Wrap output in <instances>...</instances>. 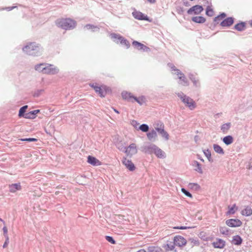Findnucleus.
Listing matches in <instances>:
<instances>
[{
  "mask_svg": "<svg viewBox=\"0 0 252 252\" xmlns=\"http://www.w3.org/2000/svg\"><path fill=\"white\" fill-rule=\"evenodd\" d=\"M39 112V110H35L30 112L25 113L24 118L26 119H34L37 113Z\"/></svg>",
  "mask_w": 252,
  "mask_h": 252,
  "instance_id": "obj_18",
  "label": "nucleus"
},
{
  "mask_svg": "<svg viewBox=\"0 0 252 252\" xmlns=\"http://www.w3.org/2000/svg\"><path fill=\"white\" fill-rule=\"evenodd\" d=\"M199 237L203 240L207 241L208 240L207 238L206 237V233L204 232H201L199 233Z\"/></svg>",
  "mask_w": 252,
  "mask_h": 252,
  "instance_id": "obj_42",
  "label": "nucleus"
},
{
  "mask_svg": "<svg viewBox=\"0 0 252 252\" xmlns=\"http://www.w3.org/2000/svg\"><path fill=\"white\" fill-rule=\"evenodd\" d=\"M242 215L244 216H250L252 215V209L249 206H246L245 208L241 211Z\"/></svg>",
  "mask_w": 252,
  "mask_h": 252,
  "instance_id": "obj_17",
  "label": "nucleus"
},
{
  "mask_svg": "<svg viewBox=\"0 0 252 252\" xmlns=\"http://www.w3.org/2000/svg\"><path fill=\"white\" fill-rule=\"evenodd\" d=\"M8 243H9V238H8V236H6V240L3 245V248H6L8 246Z\"/></svg>",
  "mask_w": 252,
  "mask_h": 252,
  "instance_id": "obj_46",
  "label": "nucleus"
},
{
  "mask_svg": "<svg viewBox=\"0 0 252 252\" xmlns=\"http://www.w3.org/2000/svg\"><path fill=\"white\" fill-rule=\"evenodd\" d=\"M43 67L44 70L43 73L44 74H55L57 72L56 69L52 67L51 65H47L45 64V66Z\"/></svg>",
  "mask_w": 252,
  "mask_h": 252,
  "instance_id": "obj_14",
  "label": "nucleus"
},
{
  "mask_svg": "<svg viewBox=\"0 0 252 252\" xmlns=\"http://www.w3.org/2000/svg\"><path fill=\"white\" fill-rule=\"evenodd\" d=\"M178 95L180 97L185 105L188 107L190 110H193L195 108L196 104L193 99L186 95L182 96L180 94H178Z\"/></svg>",
  "mask_w": 252,
  "mask_h": 252,
  "instance_id": "obj_5",
  "label": "nucleus"
},
{
  "mask_svg": "<svg viewBox=\"0 0 252 252\" xmlns=\"http://www.w3.org/2000/svg\"><path fill=\"white\" fill-rule=\"evenodd\" d=\"M106 239L107 240V241H108L109 242L111 243L112 244H115L116 243L115 241L111 236H106Z\"/></svg>",
  "mask_w": 252,
  "mask_h": 252,
  "instance_id": "obj_41",
  "label": "nucleus"
},
{
  "mask_svg": "<svg viewBox=\"0 0 252 252\" xmlns=\"http://www.w3.org/2000/svg\"><path fill=\"white\" fill-rule=\"evenodd\" d=\"M21 141H28V142H35L37 141V139L34 138H24V139H21Z\"/></svg>",
  "mask_w": 252,
  "mask_h": 252,
  "instance_id": "obj_40",
  "label": "nucleus"
},
{
  "mask_svg": "<svg viewBox=\"0 0 252 252\" xmlns=\"http://www.w3.org/2000/svg\"><path fill=\"white\" fill-rule=\"evenodd\" d=\"M174 245L167 244V247L170 250H173L175 246L182 247L186 245L187 243V240L182 236L177 235L173 239Z\"/></svg>",
  "mask_w": 252,
  "mask_h": 252,
  "instance_id": "obj_2",
  "label": "nucleus"
},
{
  "mask_svg": "<svg viewBox=\"0 0 252 252\" xmlns=\"http://www.w3.org/2000/svg\"><path fill=\"white\" fill-rule=\"evenodd\" d=\"M226 16V14L224 13H222L220 15L214 18V21L217 23H219L220 21L221 20L223 19L224 18H225Z\"/></svg>",
  "mask_w": 252,
  "mask_h": 252,
  "instance_id": "obj_31",
  "label": "nucleus"
},
{
  "mask_svg": "<svg viewBox=\"0 0 252 252\" xmlns=\"http://www.w3.org/2000/svg\"><path fill=\"white\" fill-rule=\"evenodd\" d=\"M203 10V8L202 6L196 5L190 8L188 10V13L189 14H199L201 13Z\"/></svg>",
  "mask_w": 252,
  "mask_h": 252,
  "instance_id": "obj_9",
  "label": "nucleus"
},
{
  "mask_svg": "<svg viewBox=\"0 0 252 252\" xmlns=\"http://www.w3.org/2000/svg\"><path fill=\"white\" fill-rule=\"evenodd\" d=\"M242 240L239 235L234 236L232 240V243L237 245H240L242 243Z\"/></svg>",
  "mask_w": 252,
  "mask_h": 252,
  "instance_id": "obj_24",
  "label": "nucleus"
},
{
  "mask_svg": "<svg viewBox=\"0 0 252 252\" xmlns=\"http://www.w3.org/2000/svg\"><path fill=\"white\" fill-rule=\"evenodd\" d=\"M192 21L196 23H204L206 21V19L202 16H195L191 19Z\"/></svg>",
  "mask_w": 252,
  "mask_h": 252,
  "instance_id": "obj_21",
  "label": "nucleus"
},
{
  "mask_svg": "<svg viewBox=\"0 0 252 252\" xmlns=\"http://www.w3.org/2000/svg\"><path fill=\"white\" fill-rule=\"evenodd\" d=\"M137 153V147L135 143L130 144L126 149L125 153L127 156L132 157Z\"/></svg>",
  "mask_w": 252,
  "mask_h": 252,
  "instance_id": "obj_6",
  "label": "nucleus"
},
{
  "mask_svg": "<svg viewBox=\"0 0 252 252\" xmlns=\"http://www.w3.org/2000/svg\"><path fill=\"white\" fill-rule=\"evenodd\" d=\"M251 26L252 27V22H251Z\"/></svg>",
  "mask_w": 252,
  "mask_h": 252,
  "instance_id": "obj_55",
  "label": "nucleus"
},
{
  "mask_svg": "<svg viewBox=\"0 0 252 252\" xmlns=\"http://www.w3.org/2000/svg\"><path fill=\"white\" fill-rule=\"evenodd\" d=\"M3 234L5 237H6V236H8L7 235V228L6 226H4L3 228Z\"/></svg>",
  "mask_w": 252,
  "mask_h": 252,
  "instance_id": "obj_49",
  "label": "nucleus"
},
{
  "mask_svg": "<svg viewBox=\"0 0 252 252\" xmlns=\"http://www.w3.org/2000/svg\"><path fill=\"white\" fill-rule=\"evenodd\" d=\"M133 100L136 101L140 105H142L145 102V98L143 96H141L139 97L134 96Z\"/></svg>",
  "mask_w": 252,
  "mask_h": 252,
  "instance_id": "obj_27",
  "label": "nucleus"
},
{
  "mask_svg": "<svg viewBox=\"0 0 252 252\" xmlns=\"http://www.w3.org/2000/svg\"><path fill=\"white\" fill-rule=\"evenodd\" d=\"M158 131L161 134L162 136L165 139L168 140L169 138V135L163 129L157 128Z\"/></svg>",
  "mask_w": 252,
  "mask_h": 252,
  "instance_id": "obj_28",
  "label": "nucleus"
},
{
  "mask_svg": "<svg viewBox=\"0 0 252 252\" xmlns=\"http://www.w3.org/2000/svg\"><path fill=\"white\" fill-rule=\"evenodd\" d=\"M119 42H120L121 44L124 45L126 48H128L129 47V43L127 40L125 39L123 37L119 41Z\"/></svg>",
  "mask_w": 252,
  "mask_h": 252,
  "instance_id": "obj_34",
  "label": "nucleus"
},
{
  "mask_svg": "<svg viewBox=\"0 0 252 252\" xmlns=\"http://www.w3.org/2000/svg\"><path fill=\"white\" fill-rule=\"evenodd\" d=\"M213 148H214V149L215 150V151L217 153H219V154H224V151H223V150L222 149V148L220 146H219V145H217V144H214L213 145Z\"/></svg>",
  "mask_w": 252,
  "mask_h": 252,
  "instance_id": "obj_26",
  "label": "nucleus"
},
{
  "mask_svg": "<svg viewBox=\"0 0 252 252\" xmlns=\"http://www.w3.org/2000/svg\"><path fill=\"white\" fill-rule=\"evenodd\" d=\"M220 231L221 234L224 235H228L229 233V230L225 226L220 227Z\"/></svg>",
  "mask_w": 252,
  "mask_h": 252,
  "instance_id": "obj_37",
  "label": "nucleus"
},
{
  "mask_svg": "<svg viewBox=\"0 0 252 252\" xmlns=\"http://www.w3.org/2000/svg\"><path fill=\"white\" fill-rule=\"evenodd\" d=\"M206 14L210 17H212L214 15L213 9L210 6H208L206 8Z\"/></svg>",
  "mask_w": 252,
  "mask_h": 252,
  "instance_id": "obj_36",
  "label": "nucleus"
},
{
  "mask_svg": "<svg viewBox=\"0 0 252 252\" xmlns=\"http://www.w3.org/2000/svg\"><path fill=\"white\" fill-rule=\"evenodd\" d=\"M122 96L123 99L129 101L133 102L134 96L131 93L127 92H124L122 93Z\"/></svg>",
  "mask_w": 252,
  "mask_h": 252,
  "instance_id": "obj_15",
  "label": "nucleus"
},
{
  "mask_svg": "<svg viewBox=\"0 0 252 252\" xmlns=\"http://www.w3.org/2000/svg\"><path fill=\"white\" fill-rule=\"evenodd\" d=\"M182 191L189 197H191L192 196L191 194L189 192L187 191L185 189H182Z\"/></svg>",
  "mask_w": 252,
  "mask_h": 252,
  "instance_id": "obj_45",
  "label": "nucleus"
},
{
  "mask_svg": "<svg viewBox=\"0 0 252 252\" xmlns=\"http://www.w3.org/2000/svg\"><path fill=\"white\" fill-rule=\"evenodd\" d=\"M39 50V46L34 43H30L23 48L25 53L31 55H35Z\"/></svg>",
  "mask_w": 252,
  "mask_h": 252,
  "instance_id": "obj_4",
  "label": "nucleus"
},
{
  "mask_svg": "<svg viewBox=\"0 0 252 252\" xmlns=\"http://www.w3.org/2000/svg\"><path fill=\"white\" fill-rule=\"evenodd\" d=\"M131 124L135 127L137 128V126L139 125V124L137 122V121L135 120H132L131 122Z\"/></svg>",
  "mask_w": 252,
  "mask_h": 252,
  "instance_id": "obj_47",
  "label": "nucleus"
},
{
  "mask_svg": "<svg viewBox=\"0 0 252 252\" xmlns=\"http://www.w3.org/2000/svg\"><path fill=\"white\" fill-rule=\"evenodd\" d=\"M225 223L228 226L232 227H239L242 224V222L237 219L227 220Z\"/></svg>",
  "mask_w": 252,
  "mask_h": 252,
  "instance_id": "obj_8",
  "label": "nucleus"
},
{
  "mask_svg": "<svg viewBox=\"0 0 252 252\" xmlns=\"http://www.w3.org/2000/svg\"><path fill=\"white\" fill-rule=\"evenodd\" d=\"M196 163H197V169H196V170L198 172L202 173V171L201 167L200 164L197 162Z\"/></svg>",
  "mask_w": 252,
  "mask_h": 252,
  "instance_id": "obj_48",
  "label": "nucleus"
},
{
  "mask_svg": "<svg viewBox=\"0 0 252 252\" xmlns=\"http://www.w3.org/2000/svg\"><path fill=\"white\" fill-rule=\"evenodd\" d=\"M246 25L244 22L238 23L235 26V29L238 31H241L245 29Z\"/></svg>",
  "mask_w": 252,
  "mask_h": 252,
  "instance_id": "obj_25",
  "label": "nucleus"
},
{
  "mask_svg": "<svg viewBox=\"0 0 252 252\" xmlns=\"http://www.w3.org/2000/svg\"><path fill=\"white\" fill-rule=\"evenodd\" d=\"M111 37L114 40V41L117 43H119V41L123 37V36L120 34H117L116 33H112L111 34Z\"/></svg>",
  "mask_w": 252,
  "mask_h": 252,
  "instance_id": "obj_29",
  "label": "nucleus"
},
{
  "mask_svg": "<svg viewBox=\"0 0 252 252\" xmlns=\"http://www.w3.org/2000/svg\"><path fill=\"white\" fill-rule=\"evenodd\" d=\"M213 245L215 248H222L225 246V242L221 239H217L213 243Z\"/></svg>",
  "mask_w": 252,
  "mask_h": 252,
  "instance_id": "obj_20",
  "label": "nucleus"
},
{
  "mask_svg": "<svg viewBox=\"0 0 252 252\" xmlns=\"http://www.w3.org/2000/svg\"><path fill=\"white\" fill-rule=\"evenodd\" d=\"M193 228V227H190V226H177L174 227V229H187L189 228Z\"/></svg>",
  "mask_w": 252,
  "mask_h": 252,
  "instance_id": "obj_43",
  "label": "nucleus"
},
{
  "mask_svg": "<svg viewBox=\"0 0 252 252\" xmlns=\"http://www.w3.org/2000/svg\"><path fill=\"white\" fill-rule=\"evenodd\" d=\"M230 127V123H226L222 125L221 130L223 133L226 132Z\"/></svg>",
  "mask_w": 252,
  "mask_h": 252,
  "instance_id": "obj_33",
  "label": "nucleus"
},
{
  "mask_svg": "<svg viewBox=\"0 0 252 252\" xmlns=\"http://www.w3.org/2000/svg\"><path fill=\"white\" fill-rule=\"evenodd\" d=\"M172 68L173 70H174V71H176V70H176V69H177L175 68V66L172 67Z\"/></svg>",
  "mask_w": 252,
  "mask_h": 252,
  "instance_id": "obj_54",
  "label": "nucleus"
},
{
  "mask_svg": "<svg viewBox=\"0 0 252 252\" xmlns=\"http://www.w3.org/2000/svg\"><path fill=\"white\" fill-rule=\"evenodd\" d=\"M27 108H28V106L25 105L20 109V110L19 112V115H18L20 117H24V115L25 114V113Z\"/></svg>",
  "mask_w": 252,
  "mask_h": 252,
  "instance_id": "obj_32",
  "label": "nucleus"
},
{
  "mask_svg": "<svg viewBox=\"0 0 252 252\" xmlns=\"http://www.w3.org/2000/svg\"><path fill=\"white\" fill-rule=\"evenodd\" d=\"M139 129L143 132H147L149 130V126L146 124H142L139 127Z\"/></svg>",
  "mask_w": 252,
  "mask_h": 252,
  "instance_id": "obj_38",
  "label": "nucleus"
},
{
  "mask_svg": "<svg viewBox=\"0 0 252 252\" xmlns=\"http://www.w3.org/2000/svg\"><path fill=\"white\" fill-rule=\"evenodd\" d=\"M133 16L136 19L140 20H148V18L146 15L143 14L142 12L135 10L132 12Z\"/></svg>",
  "mask_w": 252,
  "mask_h": 252,
  "instance_id": "obj_12",
  "label": "nucleus"
},
{
  "mask_svg": "<svg viewBox=\"0 0 252 252\" xmlns=\"http://www.w3.org/2000/svg\"><path fill=\"white\" fill-rule=\"evenodd\" d=\"M87 162L93 166H99L101 165V162L96 158L89 156L87 158Z\"/></svg>",
  "mask_w": 252,
  "mask_h": 252,
  "instance_id": "obj_11",
  "label": "nucleus"
},
{
  "mask_svg": "<svg viewBox=\"0 0 252 252\" xmlns=\"http://www.w3.org/2000/svg\"><path fill=\"white\" fill-rule=\"evenodd\" d=\"M222 141L226 145H228L233 142V138L230 135L226 136L223 138Z\"/></svg>",
  "mask_w": 252,
  "mask_h": 252,
  "instance_id": "obj_23",
  "label": "nucleus"
},
{
  "mask_svg": "<svg viewBox=\"0 0 252 252\" xmlns=\"http://www.w3.org/2000/svg\"><path fill=\"white\" fill-rule=\"evenodd\" d=\"M123 163L129 171H132L135 169L134 164L131 160L124 158L123 160Z\"/></svg>",
  "mask_w": 252,
  "mask_h": 252,
  "instance_id": "obj_10",
  "label": "nucleus"
},
{
  "mask_svg": "<svg viewBox=\"0 0 252 252\" xmlns=\"http://www.w3.org/2000/svg\"><path fill=\"white\" fill-rule=\"evenodd\" d=\"M148 1L151 3H154L156 2V0H148Z\"/></svg>",
  "mask_w": 252,
  "mask_h": 252,
  "instance_id": "obj_51",
  "label": "nucleus"
},
{
  "mask_svg": "<svg viewBox=\"0 0 252 252\" xmlns=\"http://www.w3.org/2000/svg\"><path fill=\"white\" fill-rule=\"evenodd\" d=\"M234 23L233 18L229 17L223 20L221 23L220 25L222 27H229Z\"/></svg>",
  "mask_w": 252,
  "mask_h": 252,
  "instance_id": "obj_16",
  "label": "nucleus"
},
{
  "mask_svg": "<svg viewBox=\"0 0 252 252\" xmlns=\"http://www.w3.org/2000/svg\"><path fill=\"white\" fill-rule=\"evenodd\" d=\"M132 45L138 50H142L143 51H148L150 50L149 47L146 46L143 44L140 43L136 41H134L132 42Z\"/></svg>",
  "mask_w": 252,
  "mask_h": 252,
  "instance_id": "obj_13",
  "label": "nucleus"
},
{
  "mask_svg": "<svg viewBox=\"0 0 252 252\" xmlns=\"http://www.w3.org/2000/svg\"><path fill=\"white\" fill-rule=\"evenodd\" d=\"M92 87L94 89L95 91L101 97H104L106 94L107 88L105 86H97L93 85Z\"/></svg>",
  "mask_w": 252,
  "mask_h": 252,
  "instance_id": "obj_7",
  "label": "nucleus"
},
{
  "mask_svg": "<svg viewBox=\"0 0 252 252\" xmlns=\"http://www.w3.org/2000/svg\"><path fill=\"white\" fill-rule=\"evenodd\" d=\"M248 168L252 170V158L250 159L249 165Z\"/></svg>",
  "mask_w": 252,
  "mask_h": 252,
  "instance_id": "obj_50",
  "label": "nucleus"
},
{
  "mask_svg": "<svg viewBox=\"0 0 252 252\" xmlns=\"http://www.w3.org/2000/svg\"><path fill=\"white\" fill-rule=\"evenodd\" d=\"M57 24L63 29L70 30L75 27L76 23L70 18H62L58 20Z\"/></svg>",
  "mask_w": 252,
  "mask_h": 252,
  "instance_id": "obj_1",
  "label": "nucleus"
},
{
  "mask_svg": "<svg viewBox=\"0 0 252 252\" xmlns=\"http://www.w3.org/2000/svg\"><path fill=\"white\" fill-rule=\"evenodd\" d=\"M114 111H115L116 113H118V114H119V112L118 110H117L116 109H114Z\"/></svg>",
  "mask_w": 252,
  "mask_h": 252,
  "instance_id": "obj_53",
  "label": "nucleus"
},
{
  "mask_svg": "<svg viewBox=\"0 0 252 252\" xmlns=\"http://www.w3.org/2000/svg\"><path fill=\"white\" fill-rule=\"evenodd\" d=\"M147 136L149 140H152L153 138H155L157 137V134L156 132L153 130H152L151 131L148 132L147 134Z\"/></svg>",
  "mask_w": 252,
  "mask_h": 252,
  "instance_id": "obj_30",
  "label": "nucleus"
},
{
  "mask_svg": "<svg viewBox=\"0 0 252 252\" xmlns=\"http://www.w3.org/2000/svg\"><path fill=\"white\" fill-rule=\"evenodd\" d=\"M147 150L149 153L154 154L158 158H164L166 157L165 152L155 145L148 146Z\"/></svg>",
  "mask_w": 252,
  "mask_h": 252,
  "instance_id": "obj_3",
  "label": "nucleus"
},
{
  "mask_svg": "<svg viewBox=\"0 0 252 252\" xmlns=\"http://www.w3.org/2000/svg\"><path fill=\"white\" fill-rule=\"evenodd\" d=\"M45 66V63H40L35 66V69L38 71L43 72V68Z\"/></svg>",
  "mask_w": 252,
  "mask_h": 252,
  "instance_id": "obj_35",
  "label": "nucleus"
},
{
  "mask_svg": "<svg viewBox=\"0 0 252 252\" xmlns=\"http://www.w3.org/2000/svg\"><path fill=\"white\" fill-rule=\"evenodd\" d=\"M0 220L2 221V220L0 218Z\"/></svg>",
  "mask_w": 252,
  "mask_h": 252,
  "instance_id": "obj_56",
  "label": "nucleus"
},
{
  "mask_svg": "<svg viewBox=\"0 0 252 252\" xmlns=\"http://www.w3.org/2000/svg\"><path fill=\"white\" fill-rule=\"evenodd\" d=\"M9 191L11 192H15L17 190L21 189V186L20 183L13 184L9 186Z\"/></svg>",
  "mask_w": 252,
  "mask_h": 252,
  "instance_id": "obj_19",
  "label": "nucleus"
},
{
  "mask_svg": "<svg viewBox=\"0 0 252 252\" xmlns=\"http://www.w3.org/2000/svg\"><path fill=\"white\" fill-rule=\"evenodd\" d=\"M228 208L227 215L234 214L238 210V207L235 204H233L232 206H228Z\"/></svg>",
  "mask_w": 252,
  "mask_h": 252,
  "instance_id": "obj_22",
  "label": "nucleus"
},
{
  "mask_svg": "<svg viewBox=\"0 0 252 252\" xmlns=\"http://www.w3.org/2000/svg\"><path fill=\"white\" fill-rule=\"evenodd\" d=\"M190 79L192 80V81H193V82L195 84H196V80H195V79H192L191 77H190Z\"/></svg>",
  "mask_w": 252,
  "mask_h": 252,
  "instance_id": "obj_52",
  "label": "nucleus"
},
{
  "mask_svg": "<svg viewBox=\"0 0 252 252\" xmlns=\"http://www.w3.org/2000/svg\"><path fill=\"white\" fill-rule=\"evenodd\" d=\"M182 81V84L184 86H188L189 85V82L186 77L185 76V79L182 78V79H180Z\"/></svg>",
  "mask_w": 252,
  "mask_h": 252,
  "instance_id": "obj_44",
  "label": "nucleus"
},
{
  "mask_svg": "<svg viewBox=\"0 0 252 252\" xmlns=\"http://www.w3.org/2000/svg\"><path fill=\"white\" fill-rule=\"evenodd\" d=\"M176 72L175 73L178 76L179 79H182V78L185 79V75L181 71H180L179 69H176Z\"/></svg>",
  "mask_w": 252,
  "mask_h": 252,
  "instance_id": "obj_39",
  "label": "nucleus"
}]
</instances>
